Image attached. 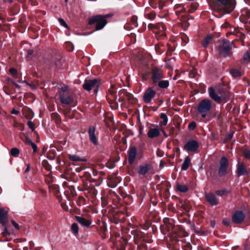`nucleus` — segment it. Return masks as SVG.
<instances>
[{"mask_svg": "<svg viewBox=\"0 0 250 250\" xmlns=\"http://www.w3.org/2000/svg\"><path fill=\"white\" fill-rule=\"evenodd\" d=\"M30 165H27V167L25 169V172H29L30 171Z\"/></svg>", "mask_w": 250, "mask_h": 250, "instance_id": "69168bd1", "label": "nucleus"}, {"mask_svg": "<svg viewBox=\"0 0 250 250\" xmlns=\"http://www.w3.org/2000/svg\"><path fill=\"white\" fill-rule=\"evenodd\" d=\"M12 83H13V84H14V85H15L17 88H19H19H20V87H20V86L19 84H18L16 83H15V82H12Z\"/></svg>", "mask_w": 250, "mask_h": 250, "instance_id": "338daca9", "label": "nucleus"}, {"mask_svg": "<svg viewBox=\"0 0 250 250\" xmlns=\"http://www.w3.org/2000/svg\"><path fill=\"white\" fill-rule=\"evenodd\" d=\"M215 193L219 196H223L226 195L228 192L226 190H217Z\"/></svg>", "mask_w": 250, "mask_h": 250, "instance_id": "de8ad7c7", "label": "nucleus"}, {"mask_svg": "<svg viewBox=\"0 0 250 250\" xmlns=\"http://www.w3.org/2000/svg\"><path fill=\"white\" fill-rule=\"evenodd\" d=\"M243 59L244 62H250V54L249 51L244 54Z\"/></svg>", "mask_w": 250, "mask_h": 250, "instance_id": "ea45409f", "label": "nucleus"}, {"mask_svg": "<svg viewBox=\"0 0 250 250\" xmlns=\"http://www.w3.org/2000/svg\"><path fill=\"white\" fill-rule=\"evenodd\" d=\"M160 134V130L157 128H150L147 133L148 137L150 139L158 137Z\"/></svg>", "mask_w": 250, "mask_h": 250, "instance_id": "5701e85b", "label": "nucleus"}, {"mask_svg": "<svg viewBox=\"0 0 250 250\" xmlns=\"http://www.w3.org/2000/svg\"><path fill=\"white\" fill-rule=\"evenodd\" d=\"M150 75L153 84H156L159 80H162L164 78L163 70L158 66H154L151 68Z\"/></svg>", "mask_w": 250, "mask_h": 250, "instance_id": "1a4fd4ad", "label": "nucleus"}, {"mask_svg": "<svg viewBox=\"0 0 250 250\" xmlns=\"http://www.w3.org/2000/svg\"><path fill=\"white\" fill-rule=\"evenodd\" d=\"M230 73L233 78H238L242 75V73L236 69H231L230 70Z\"/></svg>", "mask_w": 250, "mask_h": 250, "instance_id": "c9c22d12", "label": "nucleus"}, {"mask_svg": "<svg viewBox=\"0 0 250 250\" xmlns=\"http://www.w3.org/2000/svg\"><path fill=\"white\" fill-rule=\"evenodd\" d=\"M137 149L135 146H132L128 151V163L130 165L132 164L136 157Z\"/></svg>", "mask_w": 250, "mask_h": 250, "instance_id": "aec40b11", "label": "nucleus"}, {"mask_svg": "<svg viewBox=\"0 0 250 250\" xmlns=\"http://www.w3.org/2000/svg\"><path fill=\"white\" fill-rule=\"evenodd\" d=\"M69 159L70 161L73 162H84V159L81 158L79 156L76 155H69Z\"/></svg>", "mask_w": 250, "mask_h": 250, "instance_id": "72a5a7b5", "label": "nucleus"}, {"mask_svg": "<svg viewBox=\"0 0 250 250\" xmlns=\"http://www.w3.org/2000/svg\"><path fill=\"white\" fill-rule=\"evenodd\" d=\"M98 171L95 170H92V173H90V175L91 176L92 175L93 176H96L97 175Z\"/></svg>", "mask_w": 250, "mask_h": 250, "instance_id": "4d7b16f0", "label": "nucleus"}, {"mask_svg": "<svg viewBox=\"0 0 250 250\" xmlns=\"http://www.w3.org/2000/svg\"><path fill=\"white\" fill-rule=\"evenodd\" d=\"M21 126L22 127L23 126L22 124H19L18 123H15L14 125V126H15V127H18V126Z\"/></svg>", "mask_w": 250, "mask_h": 250, "instance_id": "0e129e2a", "label": "nucleus"}, {"mask_svg": "<svg viewBox=\"0 0 250 250\" xmlns=\"http://www.w3.org/2000/svg\"><path fill=\"white\" fill-rule=\"evenodd\" d=\"M245 218V215L242 211H235L232 216V220L235 224H241Z\"/></svg>", "mask_w": 250, "mask_h": 250, "instance_id": "2eb2a0df", "label": "nucleus"}, {"mask_svg": "<svg viewBox=\"0 0 250 250\" xmlns=\"http://www.w3.org/2000/svg\"><path fill=\"white\" fill-rule=\"evenodd\" d=\"M58 21L60 23V24L62 25V26L64 27L65 28L67 29H69V26L67 25V24L65 22V21H64L63 19L62 18H59L58 19Z\"/></svg>", "mask_w": 250, "mask_h": 250, "instance_id": "a18cd8bd", "label": "nucleus"}, {"mask_svg": "<svg viewBox=\"0 0 250 250\" xmlns=\"http://www.w3.org/2000/svg\"><path fill=\"white\" fill-rule=\"evenodd\" d=\"M175 13L179 17H181L183 22L182 26L188 28L189 26V23L188 22L187 14L188 13L186 8L183 5H176L175 6Z\"/></svg>", "mask_w": 250, "mask_h": 250, "instance_id": "6e6552de", "label": "nucleus"}, {"mask_svg": "<svg viewBox=\"0 0 250 250\" xmlns=\"http://www.w3.org/2000/svg\"><path fill=\"white\" fill-rule=\"evenodd\" d=\"M12 224H13V226L17 229H20L19 225L16 223L14 220H12L11 221Z\"/></svg>", "mask_w": 250, "mask_h": 250, "instance_id": "864d4df0", "label": "nucleus"}, {"mask_svg": "<svg viewBox=\"0 0 250 250\" xmlns=\"http://www.w3.org/2000/svg\"><path fill=\"white\" fill-rule=\"evenodd\" d=\"M156 92L152 87H148L145 91L143 96V100L146 104L150 103L152 99L155 96Z\"/></svg>", "mask_w": 250, "mask_h": 250, "instance_id": "ddd939ff", "label": "nucleus"}, {"mask_svg": "<svg viewBox=\"0 0 250 250\" xmlns=\"http://www.w3.org/2000/svg\"><path fill=\"white\" fill-rule=\"evenodd\" d=\"M199 147L198 143L193 140H191L187 142L184 146V149L187 151L194 152Z\"/></svg>", "mask_w": 250, "mask_h": 250, "instance_id": "4468645a", "label": "nucleus"}, {"mask_svg": "<svg viewBox=\"0 0 250 250\" xmlns=\"http://www.w3.org/2000/svg\"><path fill=\"white\" fill-rule=\"evenodd\" d=\"M165 5V2L162 0H159L158 2L157 7L159 8V9H162Z\"/></svg>", "mask_w": 250, "mask_h": 250, "instance_id": "8fccbe9b", "label": "nucleus"}, {"mask_svg": "<svg viewBox=\"0 0 250 250\" xmlns=\"http://www.w3.org/2000/svg\"><path fill=\"white\" fill-rule=\"evenodd\" d=\"M242 156L246 160L250 161V149H244L242 151Z\"/></svg>", "mask_w": 250, "mask_h": 250, "instance_id": "f704fd0d", "label": "nucleus"}, {"mask_svg": "<svg viewBox=\"0 0 250 250\" xmlns=\"http://www.w3.org/2000/svg\"><path fill=\"white\" fill-rule=\"evenodd\" d=\"M144 17L150 21H153L156 17V14L153 10H151L149 7H146L144 11Z\"/></svg>", "mask_w": 250, "mask_h": 250, "instance_id": "412c9836", "label": "nucleus"}, {"mask_svg": "<svg viewBox=\"0 0 250 250\" xmlns=\"http://www.w3.org/2000/svg\"><path fill=\"white\" fill-rule=\"evenodd\" d=\"M148 3L150 6L153 9H156L157 8L158 2L156 0H149Z\"/></svg>", "mask_w": 250, "mask_h": 250, "instance_id": "79ce46f5", "label": "nucleus"}, {"mask_svg": "<svg viewBox=\"0 0 250 250\" xmlns=\"http://www.w3.org/2000/svg\"><path fill=\"white\" fill-rule=\"evenodd\" d=\"M196 126V124L195 122H191L188 125V128L190 130H193Z\"/></svg>", "mask_w": 250, "mask_h": 250, "instance_id": "49530a36", "label": "nucleus"}, {"mask_svg": "<svg viewBox=\"0 0 250 250\" xmlns=\"http://www.w3.org/2000/svg\"><path fill=\"white\" fill-rule=\"evenodd\" d=\"M76 219L77 221L83 226L88 227L91 224L89 221L83 217L77 216H76Z\"/></svg>", "mask_w": 250, "mask_h": 250, "instance_id": "393cba45", "label": "nucleus"}, {"mask_svg": "<svg viewBox=\"0 0 250 250\" xmlns=\"http://www.w3.org/2000/svg\"><path fill=\"white\" fill-rule=\"evenodd\" d=\"M176 189L178 191L181 192L185 193L188 190V187L186 185H182L180 184H177L176 185Z\"/></svg>", "mask_w": 250, "mask_h": 250, "instance_id": "7c9ffc66", "label": "nucleus"}, {"mask_svg": "<svg viewBox=\"0 0 250 250\" xmlns=\"http://www.w3.org/2000/svg\"><path fill=\"white\" fill-rule=\"evenodd\" d=\"M212 9L222 16L229 14L235 8V0H210L209 3Z\"/></svg>", "mask_w": 250, "mask_h": 250, "instance_id": "f257e3e1", "label": "nucleus"}, {"mask_svg": "<svg viewBox=\"0 0 250 250\" xmlns=\"http://www.w3.org/2000/svg\"><path fill=\"white\" fill-rule=\"evenodd\" d=\"M199 6V4L196 2H192L190 4V8L188 10V13H192L194 11H196L197 7Z\"/></svg>", "mask_w": 250, "mask_h": 250, "instance_id": "e433bc0d", "label": "nucleus"}, {"mask_svg": "<svg viewBox=\"0 0 250 250\" xmlns=\"http://www.w3.org/2000/svg\"><path fill=\"white\" fill-rule=\"evenodd\" d=\"M208 92L210 98L218 104L226 102L229 99V94L224 90H219L216 92L213 87H209Z\"/></svg>", "mask_w": 250, "mask_h": 250, "instance_id": "7ed1b4c3", "label": "nucleus"}, {"mask_svg": "<svg viewBox=\"0 0 250 250\" xmlns=\"http://www.w3.org/2000/svg\"><path fill=\"white\" fill-rule=\"evenodd\" d=\"M211 108V102L208 99H204L198 104L197 111L201 114L202 117L205 118Z\"/></svg>", "mask_w": 250, "mask_h": 250, "instance_id": "0eeeda50", "label": "nucleus"}, {"mask_svg": "<svg viewBox=\"0 0 250 250\" xmlns=\"http://www.w3.org/2000/svg\"><path fill=\"white\" fill-rule=\"evenodd\" d=\"M167 49V55H171L172 52H173L174 50V49L169 44H167V46L166 47Z\"/></svg>", "mask_w": 250, "mask_h": 250, "instance_id": "c03bdc74", "label": "nucleus"}, {"mask_svg": "<svg viewBox=\"0 0 250 250\" xmlns=\"http://www.w3.org/2000/svg\"><path fill=\"white\" fill-rule=\"evenodd\" d=\"M71 230L73 233L75 235H77L78 234L79 232V227L77 223H73L71 226Z\"/></svg>", "mask_w": 250, "mask_h": 250, "instance_id": "4c0bfd02", "label": "nucleus"}, {"mask_svg": "<svg viewBox=\"0 0 250 250\" xmlns=\"http://www.w3.org/2000/svg\"><path fill=\"white\" fill-rule=\"evenodd\" d=\"M222 223L223 225H224L226 226H229L230 225L231 222L230 220L227 218H224L223 221Z\"/></svg>", "mask_w": 250, "mask_h": 250, "instance_id": "09e8293b", "label": "nucleus"}, {"mask_svg": "<svg viewBox=\"0 0 250 250\" xmlns=\"http://www.w3.org/2000/svg\"><path fill=\"white\" fill-rule=\"evenodd\" d=\"M26 142L27 144H30V145L34 143L28 138H26Z\"/></svg>", "mask_w": 250, "mask_h": 250, "instance_id": "13d9d810", "label": "nucleus"}, {"mask_svg": "<svg viewBox=\"0 0 250 250\" xmlns=\"http://www.w3.org/2000/svg\"><path fill=\"white\" fill-rule=\"evenodd\" d=\"M4 228L1 233L3 237L5 238L6 241H9L11 239L10 236L12 233V231L9 230L7 227L3 226Z\"/></svg>", "mask_w": 250, "mask_h": 250, "instance_id": "cd10ccee", "label": "nucleus"}, {"mask_svg": "<svg viewBox=\"0 0 250 250\" xmlns=\"http://www.w3.org/2000/svg\"><path fill=\"white\" fill-rule=\"evenodd\" d=\"M160 118L162 119V121L160 122L159 123V126H166L168 122V118L167 114L165 113H161L160 114Z\"/></svg>", "mask_w": 250, "mask_h": 250, "instance_id": "c756f323", "label": "nucleus"}, {"mask_svg": "<svg viewBox=\"0 0 250 250\" xmlns=\"http://www.w3.org/2000/svg\"><path fill=\"white\" fill-rule=\"evenodd\" d=\"M26 58L27 59V61L32 60L34 58H36L38 55L37 51L33 49H27L26 50Z\"/></svg>", "mask_w": 250, "mask_h": 250, "instance_id": "4be33fe9", "label": "nucleus"}, {"mask_svg": "<svg viewBox=\"0 0 250 250\" xmlns=\"http://www.w3.org/2000/svg\"><path fill=\"white\" fill-rule=\"evenodd\" d=\"M113 14L112 13L105 15H96L89 18L88 24L92 25L95 24V30L96 31L102 29L107 23L106 19L112 17Z\"/></svg>", "mask_w": 250, "mask_h": 250, "instance_id": "f03ea898", "label": "nucleus"}, {"mask_svg": "<svg viewBox=\"0 0 250 250\" xmlns=\"http://www.w3.org/2000/svg\"><path fill=\"white\" fill-rule=\"evenodd\" d=\"M32 147V149H33V152H36L37 150V145L34 143H33V144H32L31 145Z\"/></svg>", "mask_w": 250, "mask_h": 250, "instance_id": "603ef678", "label": "nucleus"}, {"mask_svg": "<svg viewBox=\"0 0 250 250\" xmlns=\"http://www.w3.org/2000/svg\"><path fill=\"white\" fill-rule=\"evenodd\" d=\"M20 154V150L18 148L16 147H13L11 149L10 151V154L14 157H18Z\"/></svg>", "mask_w": 250, "mask_h": 250, "instance_id": "58836bf2", "label": "nucleus"}, {"mask_svg": "<svg viewBox=\"0 0 250 250\" xmlns=\"http://www.w3.org/2000/svg\"><path fill=\"white\" fill-rule=\"evenodd\" d=\"M135 59L136 61L140 62H147L146 60V57L141 53L136 54Z\"/></svg>", "mask_w": 250, "mask_h": 250, "instance_id": "473e14b6", "label": "nucleus"}, {"mask_svg": "<svg viewBox=\"0 0 250 250\" xmlns=\"http://www.w3.org/2000/svg\"><path fill=\"white\" fill-rule=\"evenodd\" d=\"M205 197L207 201L212 206L217 205L219 204L218 199L213 193H206Z\"/></svg>", "mask_w": 250, "mask_h": 250, "instance_id": "a211bd4d", "label": "nucleus"}, {"mask_svg": "<svg viewBox=\"0 0 250 250\" xmlns=\"http://www.w3.org/2000/svg\"><path fill=\"white\" fill-rule=\"evenodd\" d=\"M59 97L61 103L64 105L71 104L74 101V97L69 91V86L64 85L59 91Z\"/></svg>", "mask_w": 250, "mask_h": 250, "instance_id": "423d86ee", "label": "nucleus"}, {"mask_svg": "<svg viewBox=\"0 0 250 250\" xmlns=\"http://www.w3.org/2000/svg\"><path fill=\"white\" fill-rule=\"evenodd\" d=\"M27 125L32 130H34L35 129L34 124L32 121H28L27 122Z\"/></svg>", "mask_w": 250, "mask_h": 250, "instance_id": "3c124183", "label": "nucleus"}, {"mask_svg": "<svg viewBox=\"0 0 250 250\" xmlns=\"http://www.w3.org/2000/svg\"><path fill=\"white\" fill-rule=\"evenodd\" d=\"M12 114L18 115L19 113V111L15 108H13L11 111Z\"/></svg>", "mask_w": 250, "mask_h": 250, "instance_id": "6e6d98bb", "label": "nucleus"}, {"mask_svg": "<svg viewBox=\"0 0 250 250\" xmlns=\"http://www.w3.org/2000/svg\"><path fill=\"white\" fill-rule=\"evenodd\" d=\"M235 173L238 177L248 173L246 167L243 163L237 162Z\"/></svg>", "mask_w": 250, "mask_h": 250, "instance_id": "dca6fc26", "label": "nucleus"}, {"mask_svg": "<svg viewBox=\"0 0 250 250\" xmlns=\"http://www.w3.org/2000/svg\"><path fill=\"white\" fill-rule=\"evenodd\" d=\"M128 37H130L131 40L133 39H134V42H135L136 40V35L134 33H131L129 35H127Z\"/></svg>", "mask_w": 250, "mask_h": 250, "instance_id": "5fc2aeb1", "label": "nucleus"}, {"mask_svg": "<svg viewBox=\"0 0 250 250\" xmlns=\"http://www.w3.org/2000/svg\"><path fill=\"white\" fill-rule=\"evenodd\" d=\"M245 2L250 5V0H244Z\"/></svg>", "mask_w": 250, "mask_h": 250, "instance_id": "774afa93", "label": "nucleus"}, {"mask_svg": "<svg viewBox=\"0 0 250 250\" xmlns=\"http://www.w3.org/2000/svg\"><path fill=\"white\" fill-rule=\"evenodd\" d=\"M232 136H233V135L232 134H227V136H226V138L228 140H230L232 137Z\"/></svg>", "mask_w": 250, "mask_h": 250, "instance_id": "052dcab7", "label": "nucleus"}, {"mask_svg": "<svg viewBox=\"0 0 250 250\" xmlns=\"http://www.w3.org/2000/svg\"><path fill=\"white\" fill-rule=\"evenodd\" d=\"M217 50L221 57H230L232 55V45L229 40H224L220 42Z\"/></svg>", "mask_w": 250, "mask_h": 250, "instance_id": "20e7f679", "label": "nucleus"}, {"mask_svg": "<svg viewBox=\"0 0 250 250\" xmlns=\"http://www.w3.org/2000/svg\"><path fill=\"white\" fill-rule=\"evenodd\" d=\"M228 166V159L225 157H222L220 161V167L218 170V175L220 176H223L226 173Z\"/></svg>", "mask_w": 250, "mask_h": 250, "instance_id": "f8f14e48", "label": "nucleus"}, {"mask_svg": "<svg viewBox=\"0 0 250 250\" xmlns=\"http://www.w3.org/2000/svg\"><path fill=\"white\" fill-rule=\"evenodd\" d=\"M215 224H216V223H215V221L212 220V221H211V222H210V226H211V227L212 228H214V227H215Z\"/></svg>", "mask_w": 250, "mask_h": 250, "instance_id": "680f3d73", "label": "nucleus"}, {"mask_svg": "<svg viewBox=\"0 0 250 250\" xmlns=\"http://www.w3.org/2000/svg\"><path fill=\"white\" fill-rule=\"evenodd\" d=\"M65 47L67 51L69 52L72 51L74 49V45L70 42H67L66 43Z\"/></svg>", "mask_w": 250, "mask_h": 250, "instance_id": "37998d69", "label": "nucleus"}, {"mask_svg": "<svg viewBox=\"0 0 250 250\" xmlns=\"http://www.w3.org/2000/svg\"><path fill=\"white\" fill-rule=\"evenodd\" d=\"M243 14L240 16V19L243 22H246L250 19V10H244Z\"/></svg>", "mask_w": 250, "mask_h": 250, "instance_id": "bb28decb", "label": "nucleus"}, {"mask_svg": "<svg viewBox=\"0 0 250 250\" xmlns=\"http://www.w3.org/2000/svg\"><path fill=\"white\" fill-rule=\"evenodd\" d=\"M29 246L30 247V249H32L34 246V243L32 241H30L29 243Z\"/></svg>", "mask_w": 250, "mask_h": 250, "instance_id": "bf43d9fd", "label": "nucleus"}, {"mask_svg": "<svg viewBox=\"0 0 250 250\" xmlns=\"http://www.w3.org/2000/svg\"><path fill=\"white\" fill-rule=\"evenodd\" d=\"M191 160L189 156H187L184 159V162L181 167L182 170H186L190 164Z\"/></svg>", "mask_w": 250, "mask_h": 250, "instance_id": "c85d7f7f", "label": "nucleus"}, {"mask_svg": "<svg viewBox=\"0 0 250 250\" xmlns=\"http://www.w3.org/2000/svg\"><path fill=\"white\" fill-rule=\"evenodd\" d=\"M155 50L157 53L161 54L166 50V47L163 43L160 42L155 44Z\"/></svg>", "mask_w": 250, "mask_h": 250, "instance_id": "a878e982", "label": "nucleus"}, {"mask_svg": "<svg viewBox=\"0 0 250 250\" xmlns=\"http://www.w3.org/2000/svg\"><path fill=\"white\" fill-rule=\"evenodd\" d=\"M213 37L214 35L212 34L208 35L207 37L203 39L201 43L203 46L205 48L207 47L210 42L212 40Z\"/></svg>", "mask_w": 250, "mask_h": 250, "instance_id": "b1692460", "label": "nucleus"}, {"mask_svg": "<svg viewBox=\"0 0 250 250\" xmlns=\"http://www.w3.org/2000/svg\"><path fill=\"white\" fill-rule=\"evenodd\" d=\"M8 222V211L0 208V223L5 226Z\"/></svg>", "mask_w": 250, "mask_h": 250, "instance_id": "6ab92c4d", "label": "nucleus"}, {"mask_svg": "<svg viewBox=\"0 0 250 250\" xmlns=\"http://www.w3.org/2000/svg\"><path fill=\"white\" fill-rule=\"evenodd\" d=\"M157 83H158L159 87L161 88H167L169 86V82L167 80H161Z\"/></svg>", "mask_w": 250, "mask_h": 250, "instance_id": "2f4dec72", "label": "nucleus"}, {"mask_svg": "<svg viewBox=\"0 0 250 250\" xmlns=\"http://www.w3.org/2000/svg\"><path fill=\"white\" fill-rule=\"evenodd\" d=\"M9 73L12 75V76L15 78L17 79V75H18V71L16 69L14 68H11L9 69Z\"/></svg>", "mask_w": 250, "mask_h": 250, "instance_id": "a19ab883", "label": "nucleus"}, {"mask_svg": "<svg viewBox=\"0 0 250 250\" xmlns=\"http://www.w3.org/2000/svg\"><path fill=\"white\" fill-rule=\"evenodd\" d=\"M87 133L90 141L94 146H98L99 145V132L96 131V127L92 125L90 126L88 128Z\"/></svg>", "mask_w": 250, "mask_h": 250, "instance_id": "9b49d317", "label": "nucleus"}, {"mask_svg": "<svg viewBox=\"0 0 250 250\" xmlns=\"http://www.w3.org/2000/svg\"><path fill=\"white\" fill-rule=\"evenodd\" d=\"M167 60L169 61L170 62H173V61H175V58L174 57L167 58Z\"/></svg>", "mask_w": 250, "mask_h": 250, "instance_id": "e2e57ef3", "label": "nucleus"}, {"mask_svg": "<svg viewBox=\"0 0 250 250\" xmlns=\"http://www.w3.org/2000/svg\"><path fill=\"white\" fill-rule=\"evenodd\" d=\"M99 83L96 79H85L83 84V88L88 91L94 89V92L97 94L98 91Z\"/></svg>", "mask_w": 250, "mask_h": 250, "instance_id": "9d476101", "label": "nucleus"}, {"mask_svg": "<svg viewBox=\"0 0 250 250\" xmlns=\"http://www.w3.org/2000/svg\"><path fill=\"white\" fill-rule=\"evenodd\" d=\"M152 166L149 164H144L139 166L137 169V173L139 175H144L151 169Z\"/></svg>", "mask_w": 250, "mask_h": 250, "instance_id": "f3484780", "label": "nucleus"}, {"mask_svg": "<svg viewBox=\"0 0 250 250\" xmlns=\"http://www.w3.org/2000/svg\"><path fill=\"white\" fill-rule=\"evenodd\" d=\"M148 29L156 34L158 40L164 39L166 36L165 32L166 27L163 22H158L156 24L149 23Z\"/></svg>", "mask_w": 250, "mask_h": 250, "instance_id": "39448f33", "label": "nucleus"}]
</instances>
